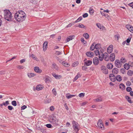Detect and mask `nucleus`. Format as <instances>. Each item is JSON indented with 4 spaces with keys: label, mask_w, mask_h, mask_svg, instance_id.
Here are the masks:
<instances>
[{
    "label": "nucleus",
    "mask_w": 133,
    "mask_h": 133,
    "mask_svg": "<svg viewBox=\"0 0 133 133\" xmlns=\"http://www.w3.org/2000/svg\"><path fill=\"white\" fill-rule=\"evenodd\" d=\"M44 88L43 86L41 85H38L36 87V90H42Z\"/></svg>",
    "instance_id": "20"
},
{
    "label": "nucleus",
    "mask_w": 133,
    "mask_h": 133,
    "mask_svg": "<svg viewBox=\"0 0 133 133\" xmlns=\"http://www.w3.org/2000/svg\"><path fill=\"white\" fill-rule=\"evenodd\" d=\"M126 85L127 86H130L131 85V83L130 81H128L126 83Z\"/></svg>",
    "instance_id": "52"
},
{
    "label": "nucleus",
    "mask_w": 133,
    "mask_h": 133,
    "mask_svg": "<svg viewBox=\"0 0 133 133\" xmlns=\"http://www.w3.org/2000/svg\"><path fill=\"white\" fill-rule=\"evenodd\" d=\"M101 68L102 72L103 73L105 74H107L108 73V69L105 66L102 65L101 66Z\"/></svg>",
    "instance_id": "6"
},
{
    "label": "nucleus",
    "mask_w": 133,
    "mask_h": 133,
    "mask_svg": "<svg viewBox=\"0 0 133 133\" xmlns=\"http://www.w3.org/2000/svg\"><path fill=\"white\" fill-rule=\"evenodd\" d=\"M99 58L100 61H102L104 58V53L103 54V53H102L101 54L99 53Z\"/></svg>",
    "instance_id": "19"
},
{
    "label": "nucleus",
    "mask_w": 133,
    "mask_h": 133,
    "mask_svg": "<svg viewBox=\"0 0 133 133\" xmlns=\"http://www.w3.org/2000/svg\"><path fill=\"white\" fill-rule=\"evenodd\" d=\"M31 57L32 58L34 59H35L36 58V57L33 54H32L31 55Z\"/></svg>",
    "instance_id": "61"
},
{
    "label": "nucleus",
    "mask_w": 133,
    "mask_h": 133,
    "mask_svg": "<svg viewBox=\"0 0 133 133\" xmlns=\"http://www.w3.org/2000/svg\"><path fill=\"white\" fill-rule=\"evenodd\" d=\"M3 105H4L5 106H6L8 105L9 104V101H6L5 102H4L2 103Z\"/></svg>",
    "instance_id": "38"
},
{
    "label": "nucleus",
    "mask_w": 133,
    "mask_h": 133,
    "mask_svg": "<svg viewBox=\"0 0 133 133\" xmlns=\"http://www.w3.org/2000/svg\"><path fill=\"white\" fill-rule=\"evenodd\" d=\"M27 75L29 78H31L35 76V74L34 73H28L27 74Z\"/></svg>",
    "instance_id": "32"
},
{
    "label": "nucleus",
    "mask_w": 133,
    "mask_h": 133,
    "mask_svg": "<svg viewBox=\"0 0 133 133\" xmlns=\"http://www.w3.org/2000/svg\"><path fill=\"white\" fill-rule=\"evenodd\" d=\"M56 54L57 55H59L62 54V52L59 51H56Z\"/></svg>",
    "instance_id": "57"
},
{
    "label": "nucleus",
    "mask_w": 133,
    "mask_h": 133,
    "mask_svg": "<svg viewBox=\"0 0 133 133\" xmlns=\"http://www.w3.org/2000/svg\"><path fill=\"white\" fill-rule=\"evenodd\" d=\"M46 127L49 128H50L52 127L51 125L50 124H47L46 125Z\"/></svg>",
    "instance_id": "60"
},
{
    "label": "nucleus",
    "mask_w": 133,
    "mask_h": 133,
    "mask_svg": "<svg viewBox=\"0 0 133 133\" xmlns=\"http://www.w3.org/2000/svg\"><path fill=\"white\" fill-rule=\"evenodd\" d=\"M87 59H85L84 60L85 62L84 65L85 66H89L92 63V61L91 60L86 61Z\"/></svg>",
    "instance_id": "7"
},
{
    "label": "nucleus",
    "mask_w": 133,
    "mask_h": 133,
    "mask_svg": "<svg viewBox=\"0 0 133 133\" xmlns=\"http://www.w3.org/2000/svg\"><path fill=\"white\" fill-rule=\"evenodd\" d=\"M128 5L130 7H132V8H133V2H131V3L128 4Z\"/></svg>",
    "instance_id": "64"
},
{
    "label": "nucleus",
    "mask_w": 133,
    "mask_h": 133,
    "mask_svg": "<svg viewBox=\"0 0 133 133\" xmlns=\"http://www.w3.org/2000/svg\"><path fill=\"white\" fill-rule=\"evenodd\" d=\"M124 68L127 70H128L130 69V66L128 64L126 63L124 65Z\"/></svg>",
    "instance_id": "28"
},
{
    "label": "nucleus",
    "mask_w": 133,
    "mask_h": 133,
    "mask_svg": "<svg viewBox=\"0 0 133 133\" xmlns=\"http://www.w3.org/2000/svg\"><path fill=\"white\" fill-rule=\"evenodd\" d=\"M110 80L113 82H115L116 80V77L113 74H110L109 75Z\"/></svg>",
    "instance_id": "8"
},
{
    "label": "nucleus",
    "mask_w": 133,
    "mask_h": 133,
    "mask_svg": "<svg viewBox=\"0 0 133 133\" xmlns=\"http://www.w3.org/2000/svg\"><path fill=\"white\" fill-rule=\"evenodd\" d=\"M26 17V14L22 11H19L15 15V18L18 22H22L25 19Z\"/></svg>",
    "instance_id": "1"
},
{
    "label": "nucleus",
    "mask_w": 133,
    "mask_h": 133,
    "mask_svg": "<svg viewBox=\"0 0 133 133\" xmlns=\"http://www.w3.org/2000/svg\"><path fill=\"white\" fill-rule=\"evenodd\" d=\"M116 79L118 82H120L122 80V78L120 75H117L116 76Z\"/></svg>",
    "instance_id": "26"
},
{
    "label": "nucleus",
    "mask_w": 133,
    "mask_h": 133,
    "mask_svg": "<svg viewBox=\"0 0 133 133\" xmlns=\"http://www.w3.org/2000/svg\"><path fill=\"white\" fill-rule=\"evenodd\" d=\"M62 64L63 66L66 67H69L70 65L69 64L65 61L62 62Z\"/></svg>",
    "instance_id": "30"
},
{
    "label": "nucleus",
    "mask_w": 133,
    "mask_h": 133,
    "mask_svg": "<svg viewBox=\"0 0 133 133\" xmlns=\"http://www.w3.org/2000/svg\"><path fill=\"white\" fill-rule=\"evenodd\" d=\"M26 106L25 105H24L22 106L21 107V110H24L26 108Z\"/></svg>",
    "instance_id": "56"
},
{
    "label": "nucleus",
    "mask_w": 133,
    "mask_h": 133,
    "mask_svg": "<svg viewBox=\"0 0 133 133\" xmlns=\"http://www.w3.org/2000/svg\"><path fill=\"white\" fill-rule=\"evenodd\" d=\"M83 36L87 39H88L89 38V35L88 33L84 34L83 35Z\"/></svg>",
    "instance_id": "34"
},
{
    "label": "nucleus",
    "mask_w": 133,
    "mask_h": 133,
    "mask_svg": "<svg viewBox=\"0 0 133 133\" xmlns=\"http://www.w3.org/2000/svg\"><path fill=\"white\" fill-rule=\"evenodd\" d=\"M85 94L84 93H81L79 94V96L80 97H83L84 96Z\"/></svg>",
    "instance_id": "44"
},
{
    "label": "nucleus",
    "mask_w": 133,
    "mask_h": 133,
    "mask_svg": "<svg viewBox=\"0 0 133 133\" xmlns=\"http://www.w3.org/2000/svg\"><path fill=\"white\" fill-rule=\"evenodd\" d=\"M95 49H99L101 47V44H97L95 45Z\"/></svg>",
    "instance_id": "31"
},
{
    "label": "nucleus",
    "mask_w": 133,
    "mask_h": 133,
    "mask_svg": "<svg viewBox=\"0 0 133 133\" xmlns=\"http://www.w3.org/2000/svg\"><path fill=\"white\" fill-rule=\"evenodd\" d=\"M81 75H80V73L79 72H78L77 75L75 76V78H74L73 81L74 82L76 80H77L78 78H79L81 77Z\"/></svg>",
    "instance_id": "23"
},
{
    "label": "nucleus",
    "mask_w": 133,
    "mask_h": 133,
    "mask_svg": "<svg viewBox=\"0 0 133 133\" xmlns=\"http://www.w3.org/2000/svg\"><path fill=\"white\" fill-rule=\"evenodd\" d=\"M115 64L116 66L118 68H121L122 65L121 62L118 59H116L115 61Z\"/></svg>",
    "instance_id": "5"
},
{
    "label": "nucleus",
    "mask_w": 133,
    "mask_h": 133,
    "mask_svg": "<svg viewBox=\"0 0 133 133\" xmlns=\"http://www.w3.org/2000/svg\"><path fill=\"white\" fill-rule=\"evenodd\" d=\"M64 106L65 107V108L66 110H68L69 109L68 107L66 105V103H65L64 104Z\"/></svg>",
    "instance_id": "59"
},
{
    "label": "nucleus",
    "mask_w": 133,
    "mask_h": 133,
    "mask_svg": "<svg viewBox=\"0 0 133 133\" xmlns=\"http://www.w3.org/2000/svg\"><path fill=\"white\" fill-rule=\"evenodd\" d=\"M82 19V17H79L74 22H75V23H76L81 20Z\"/></svg>",
    "instance_id": "36"
},
{
    "label": "nucleus",
    "mask_w": 133,
    "mask_h": 133,
    "mask_svg": "<svg viewBox=\"0 0 133 133\" xmlns=\"http://www.w3.org/2000/svg\"><path fill=\"white\" fill-rule=\"evenodd\" d=\"M11 104L14 106H16L17 105L16 102L15 101H12L11 102Z\"/></svg>",
    "instance_id": "40"
},
{
    "label": "nucleus",
    "mask_w": 133,
    "mask_h": 133,
    "mask_svg": "<svg viewBox=\"0 0 133 133\" xmlns=\"http://www.w3.org/2000/svg\"><path fill=\"white\" fill-rule=\"evenodd\" d=\"M104 60L105 61H109V55L107 53L105 52L104 53Z\"/></svg>",
    "instance_id": "15"
},
{
    "label": "nucleus",
    "mask_w": 133,
    "mask_h": 133,
    "mask_svg": "<svg viewBox=\"0 0 133 133\" xmlns=\"http://www.w3.org/2000/svg\"><path fill=\"white\" fill-rule=\"evenodd\" d=\"M131 38V37H129V38L126 40V41L127 43H129L130 42Z\"/></svg>",
    "instance_id": "50"
},
{
    "label": "nucleus",
    "mask_w": 133,
    "mask_h": 133,
    "mask_svg": "<svg viewBox=\"0 0 133 133\" xmlns=\"http://www.w3.org/2000/svg\"><path fill=\"white\" fill-rule=\"evenodd\" d=\"M48 42L45 41L44 42L43 45V49L44 51H45L47 47Z\"/></svg>",
    "instance_id": "18"
},
{
    "label": "nucleus",
    "mask_w": 133,
    "mask_h": 133,
    "mask_svg": "<svg viewBox=\"0 0 133 133\" xmlns=\"http://www.w3.org/2000/svg\"><path fill=\"white\" fill-rule=\"evenodd\" d=\"M120 61L121 63H124L126 62V59L124 58L123 57H122L121 58Z\"/></svg>",
    "instance_id": "35"
},
{
    "label": "nucleus",
    "mask_w": 133,
    "mask_h": 133,
    "mask_svg": "<svg viewBox=\"0 0 133 133\" xmlns=\"http://www.w3.org/2000/svg\"><path fill=\"white\" fill-rule=\"evenodd\" d=\"M73 124V127L75 131L77 133L79 130L78 126L77 125L76 122L74 121H73L72 122Z\"/></svg>",
    "instance_id": "4"
},
{
    "label": "nucleus",
    "mask_w": 133,
    "mask_h": 133,
    "mask_svg": "<svg viewBox=\"0 0 133 133\" xmlns=\"http://www.w3.org/2000/svg\"><path fill=\"white\" fill-rule=\"evenodd\" d=\"M86 54L87 56L90 57H92L94 55L93 53L91 52H87Z\"/></svg>",
    "instance_id": "21"
},
{
    "label": "nucleus",
    "mask_w": 133,
    "mask_h": 133,
    "mask_svg": "<svg viewBox=\"0 0 133 133\" xmlns=\"http://www.w3.org/2000/svg\"><path fill=\"white\" fill-rule=\"evenodd\" d=\"M52 92L53 94H54L56 96V95L57 93L55 89L54 88L52 90Z\"/></svg>",
    "instance_id": "47"
},
{
    "label": "nucleus",
    "mask_w": 133,
    "mask_h": 133,
    "mask_svg": "<svg viewBox=\"0 0 133 133\" xmlns=\"http://www.w3.org/2000/svg\"><path fill=\"white\" fill-rule=\"evenodd\" d=\"M126 90L128 92H130L132 90V89L130 87H127L126 88Z\"/></svg>",
    "instance_id": "46"
},
{
    "label": "nucleus",
    "mask_w": 133,
    "mask_h": 133,
    "mask_svg": "<svg viewBox=\"0 0 133 133\" xmlns=\"http://www.w3.org/2000/svg\"><path fill=\"white\" fill-rule=\"evenodd\" d=\"M113 50V45H110L108 48L107 49V52L109 53H111Z\"/></svg>",
    "instance_id": "13"
},
{
    "label": "nucleus",
    "mask_w": 133,
    "mask_h": 133,
    "mask_svg": "<svg viewBox=\"0 0 133 133\" xmlns=\"http://www.w3.org/2000/svg\"><path fill=\"white\" fill-rule=\"evenodd\" d=\"M120 71L123 74H124L125 71V70L123 68H121V69Z\"/></svg>",
    "instance_id": "51"
},
{
    "label": "nucleus",
    "mask_w": 133,
    "mask_h": 133,
    "mask_svg": "<svg viewBox=\"0 0 133 133\" xmlns=\"http://www.w3.org/2000/svg\"><path fill=\"white\" fill-rule=\"evenodd\" d=\"M112 72L113 74H117L118 72V69L117 68H114L112 70Z\"/></svg>",
    "instance_id": "22"
},
{
    "label": "nucleus",
    "mask_w": 133,
    "mask_h": 133,
    "mask_svg": "<svg viewBox=\"0 0 133 133\" xmlns=\"http://www.w3.org/2000/svg\"><path fill=\"white\" fill-rule=\"evenodd\" d=\"M8 109L10 110H11L14 109L13 107L12 106L10 105L8 106Z\"/></svg>",
    "instance_id": "49"
},
{
    "label": "nucleus",
    "mask_w": 133,
    "mask_h": 133,
    "mask_svg": "<svg viewBox=\"0 0 133 133\" xmlns=\"http://www.w3.org/2000/svg\"><path fill=\"white\" fill-rule=\"evenodd\" d=\"M51 100L50 99H49L45 101V103H49L51 102Z\"/></svg>",
    "instance_id": "62"
},
{
    "label": "nucleus",
    "mask_w": 133,
    "mask_h": 133,
    "mask_svg": "<svg viewBox=\"0 0 133 133\" xmlns=\"http://www.w3.org/2000/svg\"><path fill=\"white\" fill-rule=\"evenodd\" d=\"M88 16V15L87 13H85L83 15V17L84 18H85L87 17Z\"/></svg>",
    "instance_id": "54"
},
{
    "label": "nucleus",
    "mask_w": 133,
    "mask_h": 133,
    "mask_svg": "<svg viewBox=\"0 0 133 133\" xmlns=\"http://www.w3.org/2000/svg\"><path fill=\"white\" fill-rule=\"evenodd\" d=\"M119 87L122 90H124L125 89V86L123 83H121L119 84Z\"/></svg>",
    "instance_id": "29"
},
{
    "label": "nucleus",
    "mask_w": 133,
    "mask_h": 133,
    "mask_svg": "<svg viewBox=\"0 0 133 133\" xmlns=\"http://www.w3.org/2000/svg\"><path fill=\"white\" fill-rule=\"evenodd\" d=\"M69 95L70 94L69 93H68L66 95V97L68 99H69L71 98L75 97V95Z\"/></svg>",
    "instance_id": "24"
},
{
    "label": "nucleus",
    "mask_w": 133,
    "mask_h": 133,
    "mask_svg": "<svg viewBox=\"0 0 133 133\" xmlns=\"http://www.w3.org/2000/svg\"><path fill=\"white\" fill-rule=\"evenodd\" d=\"M97 125L98 128L102 130L104 129V127L102 120L99 119L97 123Z\"/></svg>",
    "instance_id": "3"
},
{
    "label": "nucleus",
    "mask_w": 133,
    "mask_h": 133,
    "mask_svg": "<svg viewBox=\"0 0 133 133\" xmlns=\"http://www.w3.org/2000/svg\"><path fill=\"white\" fill-rule=\"evenodd\" d=\"M75 36L74 35L70 36L67 37L66 39L65 40L66 42H68L69 41H70L72 40L74 38Z\"/></svg>",
    "instance_id": "12"
},
{
    "label": "nucleus",
    "mask_w": 133,
    "mask_h": 133,
    "mask_svg": "<svg viewBox=\"0 0 133 133\" xmlns=\"http://www.w3.org/2000/svg\"><path fill=\"white\" fill-rule=\"evenodd\" d=\"M78 64V62H76L73 63L72 66L75 67L77 66Z\"/></svg>",
    "instance_id": "41"
},
{
    "label": "nucleus",
    "mask_w": 133,
    "mask_h": 133,
    "mask_svg": "<svg viewBox=\"0 0 133 133\" xmlns=\"http://www.w3.org/2000/svg\"><path fill=\"white\" fill-rule=\"evenodd\" d=\"M4 11L5 19L8 21H11L12 16L11 13L8 10H4Z\"/></svg>",
    "instance_id": "2"
},
{
    "label": "nucleus",
    "mask_w": 133,
    "mask_h": 133,
    "mask_svg": "<svg viewBox=\"0 0 133 133\" xmlns=\"http://www.w3.org/2000/svg\"><path fill=\"white\" fill-rule=\"evenodd\" d=\"M56 59L57 61H59L60 63H62V60L61 59L59 58L58 57H57L56 58Z\"/></svg>",
    "instance_id": "58"
},
{
    "label": "nucleus",
    "mask_w": 133,
    "mask_h": 133,
    "mask_svg": "<svg viewBox=\"0 0 133 133\" xmlns=\"http://www.w3.org/2000/svg\"><path fill=\"white\" fill-rule=\"evenodd\" d=\"M96 25L98 28H99L101 29H102V30H105V27L102 25H101L99 23H97L96 24Z\"/></svg>",
    "instance_id": "14"
},
{
    "label": "nucleus",
    "mask_w": 133,
    "mask_h": 133,
    "mask_svg": "<svg viewBox=\"0 0 133 133\" xmlns=\"http://www.w3.org/2000/svg\"><path fill=\"white\" fill-rule=\"evenodd\" d=\"M17 68L19 69H23V66L19 65L17 67Z\"/></svg>",
    "instance_id": "55"
},
{
    "label": "nucleus",
    "mask_w": 133,
    "mask_h": 133,
    "mask_svg": "<svg viewBox=\"0 0 133 133\" xmlns=\"http://www.w3.org/2000/svg\"><path fill=\"white\" fill-rule=\"evenodd\" d=\"M34 70L35 72L38 73H41L42 71V70L38 66L35 67L34 68Z\"/></svg>",
    "instance_id": "16"
},
{
    "label": "nucleus",
    "mask_w": 133,
    "mask_h": 133,
    "mask_svg": "<svg viewBox=\"0 0 133 133\" xmlns=\"http://www.w3.org/2000/svg\"><path fill=\"white\" fill-rule=\"evenodd\" d=\"M115 55L114 53L111 54L109 57V59L111 61L113 62L114 61L115 59Z\"/></svg>",
    "instance_id": "11"
},
{
    "label": "nucleus",
    "mask_w": 133,
    "mask_h": 133,
    "mask_svg": "<svg viewBox=\"0 0 133 133\" xmlns=\"http://www.w3.org/2000/svg\"><path fill=\"white\" fill-rule=\"evenodd\" d=\"M95 100L97 102H100L102 101V99L101 97H99L95 99Z\"/></svg>",
    "instance_id": "45"
},
{
    "label": "nucleus",
    "mask_w": 133,
    "mask_h": 133,
    "mask_svg": "<svg viewBox=\"0 0 133 133\" xmlns=\"http://www.w3.org/2000/svg\"><path fill=\"white\" fill-rule=\"evenodd\" d=\"M132 71L131 70H129L127 72V74L129 76H131L132 75Z\"/></svg>",
    "instance_id": "48"
},
{
    "label": "nucleus",
    "mask_w": 133,
    "mask_h": 133,
    "mask_svg": "<svg viewBox=\"0 0 133 133\" xmlns=\"http://www.w3.org/2000/svg\"><path fill=\"white\" fill-rule=\"evenodd\" d=\"M75 24V22H73L69 24H68V25H67V26L66 27V28H68L69 27H70L71 26H72V25H74Z\"/></svg>",
    "instance_id": "43"
},
{
    "label": "nucleus",
    "mask_w": 133,
    "mask_h": 133,
    "mask_svg": "<svg viewBox=\"0 0 133 133\" xmlns=\"http://www.w3.org/2000/svg\"><path fill=\"white\" fill-rule=\"evenodd\" d=\"M30 2L33 4H35L36 3L35 0H29Z\"/></svg>",
    "instance_id": "53"
},
{
    "label": "nucleus",
    "mask_w": 133,
    "mask_h": 133,
    "mask_svg": "<svg viewBox=\"0 0 133 133\" xmlns=\"http://www.w3.org/2000/svg\"><path fill=\"white\" fill-rule=\"evenodd\" d=\"M81 41L82 43H83L84 44H86L87 43L86 41L84 40V38H81Z\"/></svg>",
    "instance_id": "39"
},
{
    "label": "nucleus",
    "mask_w": 133,
    "mask_h": 133,
    "mask_svg": "<svg viewBox=\"0 0 133 133\" xmlns=\"http://www.w3.org/2000/svg\"><path fill=\"white\" fill-rule=\"evenodd\" d=\"M94 52L96 56L99 55L100 53L99 51L98 50H96L94 51Z\"/></svg>",
    "instance_id": "42"
},
{
    "label": "nucleus",
    "mask_w": 133,
    "mask_h": 133,
    "mask_svg": "<svg viewBox=\"0 0 133 133\" xmlns=\"http://www.w3.org/2000/svg\"><path fill=\"white\" fill-rule=\"evenodd\" d=\"M95 43L94 42L91 45L90 48V50L91 51L95 49V46H94L95 45Z\"/></svg>",
    "instance_id": "33"
},
{
    "label": "nucleus",
    "mask_w": 133,
    "mask_h": 133,
    "mask_svg": "<svg viewBox=\"0 0 133 133\" xmlns=\"http://www.w3.org/2000/svg\"><path fill=\"white\" fill-rule=\"evenodd\" d=\"M126 27L130 32L133 33V27L131 25H127L126 26Z\"/></svg>",
    "instance_id": "10"
},
{
    "label": "nucleus",
    "mask_w": 133,
    "mask_h": 133,
    "mask_svg": "<svg viewBox=\"0 0 133 133\" xmlns=\"http://www.w3.org/2000/svg\"><path fill=\"white\" fill-rule=\"evenodd\" d=\"M93 62L95 65H97L99 63V60L97 57H95L93 59Z\"/></svg>",
    "instance_id": "9"
},
{
    "label": "nucleus",
    "mask_w": 133,
    "mask_h": 133,
    "mask_svg": "<svg viewBox=\"0 0 133 133\" xmlns=\"http://www.w3.org/2000/svg\"><path fill=\"white\" fill-rule=\"evenodd\" d=\"M52 122H54V124H55L56 123H57L58 122V121L57 120L55 119H52Z\"/></svg>",
    "instance_id": "63"
},
{
    "label": "nucleus",
    "mask_w": 133,
    "mask_h": 133,
    "mask_svg": "<svg viewBox=\"0 0 133 133\" xmlns=\"http://www.w3.org/2000/svg\"><path fill=\"white\" fill-rule=\"evenodd\" d=\"M78 27L81 28H84L85 29L86 27L84 26V25L81 24L79 23V25H78Z\"/></svg>",
    "instance_id": "37"
},
{
    "label": "nucleus",
    "mask_w": 133,
    "mask_h": 133,
    "mask_svg": "<svg viewBox=\"0 0 133 133\" xmlns=\"http://www.w3.org/2000/svg\"><path fill=\"white\" fill-rule=\"evenodd\" d=\"M107 66L108 69H111L113 67V65L111 63H108L107 65Z\"/></svg>",
    "instance_id": "27"
},
{
    "label": "nucleus",
    "mask_w": 133,
    "mask_h": 133,
    "mask_svg": "<svg viewBox=\"0 0 133 133\" xmlns=\"http://www.w3.org/2000/svg\"><path fill=\"white\" fill-rule=\"evenodd\" d=\"M125 98L128 101L129 103H133V101L131 100V98L128 96H125Z\"/></svg>",
    "instance_id": "25"
},
{
    "label": "nucleus",
    "mask_w": 133,
    "mask_h": 133,
    "mask_svg": "<svg viewBox=\"0 0 133 133\" xmlns=\"http://www.w3.org/2000/svg\"><path fill=\"white\" fill-rule=\"evenodd\" d=\"M52 76L57 79H59L62 77V76L61 75L56 74L55 73L52 74Z\"/></svg>",
    "instance_id": "17"
}]
</instances>
